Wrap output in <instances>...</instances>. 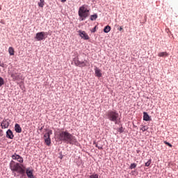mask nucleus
<instances>
[{"label": "nucleus", "mask_w": 178, "mask_h": 178, "mask_svg": "<svg viewBox=\"0 0 178 178\" xmlns=\"http://www.w3.org/2000/svg\"><path fill=\"white\" fill-rule=\"evenodd\" d=\"M97 18H98V15L97 14H94V15L90 16V20L92 22L94 21V20H97Z\"/></svg>", "instance_id": "6ab92c4d"}, {"label": "nucleus", "mask_w": 178, "mask_h": 178, "mask_svg": "<svg viewBox=\"0 0 178 178\" xmlns=\"http://www.w3.org/2000/svg\"><path fill=\"white\" fill-rule=\"evenodd\" d=\"M6 137H7V138H10V140H13V137H15V136L13 135V132H12V130L8 129L6 131Z\"/></svg>", "instance_id": "9d476101"}, {"label": "nucleus", "mask_w": 178, "mask_h": 178, "mask_svg": "<svg viewBox=\"0 0 178 178\" xmlns=\"http://www.w3.org/2000/svg\"><path fill=\"white\" fill-rule=\"evenodd\" d=\"M11 158L14 161L12 160L10 162V170H12V172H17V173H19L20 175H24V173H26V170H24L26 167H24V165L22 164L24 161V160H23V157L15 153L11 156ZM15 161H17V162H19V163H17Z\"/></svg>", "instance_id": "f257e3e1"}, {"label": "nucleus", "mask_w": 178, "mask_h": 178, "mask_svg": "<svg viewBox=\"0 0 178 178\" xmlns=\"http://www.w3.org/2000/svg\"><path fill=\"white\" fill-rule=\"evenodd\" d=\"M47 35H48L47 32L42 31L36 33L35 38L37 41H42V40H45V38H47Z\"/></svg>", "instance_id": "39448f33"}, {"label": "nucleus", "mask_w": 178, "mask_h": 178, "mask_svg": "<svg viewBox=\"0 0 178 178\" xmlns=\"http://www.w3.org/2000/svg\"><path fill=\"white\" fill-rule=\"evenodd\" d=\"M98 176V174H93L90 176V178H99Z\"/></svg>", "instance_id": "b1692460"}, {"label": "nucleus", "mask_w": 178, "mask_h": 178, "mask_svg": "<svg viewBox=\"0 0 178 178\" xmlns=\"http://www.w3.org/2000/svg\"><path fill=\"white\" fill-rule=\"evenodd\" d=\"M61 1V2H66V0H60Z\"/></svg>", "instance_id": "7c9ffc66"}, {"label": "nucleus", "mask_w": 178, "mask_h": 178, "mask_svg": "<svg viewBox=\"0 0 178 178\" xmlns=\"http://www.w3.org/2000/svg\"><path fill=\"white\" fill-rule=\"evenodd\" d=\"M164 144H165V145H168V147H170V148H172V147H173L172 145V144H170V143L167 142V141H164Z\"/></svg>", "instance_id": "393cba45"}, {"label": "nucleus", "mask_w": 178, "mask_h": 178, "mask_svg": "<svg viewBox=\"0 0 178 178\" xmlns=\"http://www.w3.org/2000/svg\"><path fill=\"white\" fill-rule=\"evenodd\" d=\"M106 116H107V119H108L110 122H113L115 124H119V123H120L119 113H118V111H116L115 110H109L106 112Z\"/></svg>", "instance_id": "7ed1b4c3"}, {"label": "nucleus", "mask_w": 178, "mask_h": 178, "mask_svg": "<svg viewBox=\"0 0 178 178\" xmlns=\"http://www.w3.org/2000/svg\"><path fill=\"white\" fill-rule=\"evenodd\" d=\"M9 74L11 76L13 81H16V80H19V77H20V74L15 71L10 72Z\"/></svg>", "instance_id": "423d86ee"}, {"label": "nucleus", "mask_w": 178, "mask_h": 178, "mask_svg": "<svg viewBox=\"0 0 178 178\" xmlns=\"http://www.w3.org/2000/svg\"><path fill=\"white\" fill-rule=\"evenodd\" d=\"M51 135H52V130L49 129L47 133L44 134V137H51Z\"/></svg>", "instance_id": "a211bd4d"}, {"label": "nucleus", "mask_w": 178, "mask_h": 178, "mask_svg": "<svg viewBox=\"0 0 178 178\" xmlns=\"http://www.w3.org/2000/svg\"><path fill=\"white\" fill-rule=\"evenodd\" d=\"M44 143H46L47 145H51V136H44Z\"/></svg>", "instance_id": "4468645a"}, {"label": "nucleus", "mask_w": 178, "mask_h": 178, "mask_svg": "<svg viewBox=\"0 0 178 178\" xmlns=\"http://www.w3.org/2000/svg\"><path fill=\"white\" fill-rule=\"evenodd\" d=\"M140 130L142 131H147V130H148V127L147 126H142V127L140 128Z\"/></svg>", "instance_id": "4be33fe9"}, {"label": "nucleus", "mask_w": 178, "mask_h": 178, "mask_svg": "<svg viewBox=\"0 0 178 178\" xmlns=\"http://www.w3.org/2000/svg\"><path fill=\"white\" fill-rule=\"evenodd\" d=\"M104 31L105 33H109V31H111V26H109V25H107L106 26H105L104 29Z\"/></svg>", "instance_id": "aec40b11"}, {"label": "nucleus", "mask_w": 178, "mask_h": 178, "mask_svg": "<svg viewBox=\"0 0 178 178\" xmlns=\"http://www.w3.org/2000/svg\"><path fill=\"white\" fill-rule=\"evenodd\" d=\"M5 84V81L3 80V78L0 76V87H2Z\"/></svg>", "instance_id": "412c9836"}, {"label": "nucleus", "mask_w": 178, "mask_h": 178, "mask_svg": "<svg viewBox=\"0 0 178 178\" xmlns=\"http://www.w3.org/2000/svg\"><path fill=\"white\" fill-rule=\"evenodd\" d=\"M79 35L81 37V38H83L84 40H90V37L86 33V31H79Z\"/></svg>", "instance_id": "6e6552de"}, {"label": "nucleus", "mask_w": 178, "mask_h": 178, "mask_svg": "<svg viewBox=\"0 0 178 178\" xmlns=\"http://www.w3.org/2000/svg\"><path fill=\"white\" fill-rule=\"evenodd\" d=\"M119 31H122V30H123V27L120 26L119 29H118Z\"/></svg>", "instance_id": "c756f323"}, {"label": "nucleus", "mask_w": 178, "mask_h": 178, "mask_svg": "<svg viewBox=\"0 0 178 178\" xmlns=\"http://www.w3.org/2000/svg\"><path fill=\"white\" fill-rule=\"evenodd\" d=\"M15 130L16 133L22 132V127H20V125L19 124H15Z\"/></svg>", "instance_id": "ddd939ff"}, {"label": "nucleus", "mask_w": 178, "mask_h": 178, "mask_svg": "<svg viewBox=\"0 0 178 178\" xmlns=\"http://www.w3.org/2000/svg\"><path fill=\"white\" fill-rule=\"evenodd\" d=\"M118 131H119V133H123V131H124L123 127H120L118 129Z\"/></svg>", "instance_id": "cd10ccee"}, {"label": "nucleus", "mask_w": 178, "mask_h": 178, "mask_svg": "<svg viewBox=\"0 0 178 178\" xmlns=\"http://www.w3.org/2000/svg\"><path fill=\"white\" fill-rule=\"evenodd\" d=\"M143 120H145V122H149L151 120V117H149L148 113H143Z\"/></svg>", "instance_id": "f8f14e48"}, {"label": "nucleus", "mask_w": 178, "mask_h": 178, "mask_svg": "<svg viewBox=\"0 0 178 178\" xmlns=\"http://www.w3.org/2000/svg\"><path fill=\"white\" fill-rule=\"evenodd\" d=\"M1 133H2V130L0 129V134H1Z\"/></svg>", "instance_id": "473e14b6"}, {"label": "nucleus", "mask_w": 178, "mask_h": 178, "mask_svg": "<svg viewBox=\"0 0 178 178\" xmlns=\"http://www.w3.org/2000/svg\"><path fill=\"white\" fill-rule=\"evenodd\" d=\"M58 139L60 141H63L71 145H77L79 144L76 136H74L67 131H60L58 134Z\"/></svg>", "instance_id": "f03ea898"}, {"label": "nucleus", "mask_w": 178, "mask_h": 178, "mask_svg": "<svg viewBox=\"0 0 178 178\" xmlns=\"http://www.w3.org/2000/svg\"><path fill=\"white\" fill-rule=\"evenodd\" d=\"M38 5L40 8H44L45 5V1L44 0H40V2L38 3Z\"/></svg>", "instance_id": "2eb2a0df"}, {"label": "nucleus", "mask_w": 178, "mask_h": 178, "mask_svg": "<svg viewBox=\"0 0 178 178\" xmlns=\"http://www.w3.org/2000/svg\"><path fill=\"white\" fill-rule=\"evenodd\" d=\"M95 147L98 148V149H104L102 145H99L98 143L96 144Z\"/></svg>", "instance_id": "a878e982"}, {"label": "nucleus", "mask_w": 178, "mask_h": 178, "mask_svg": "<svg viewBox=\"0 0 178 178\" xmlns=\"http://www.w3.org/2000/svg\"><path fill=\"white\" fill-rule=\"evenodd\" d=\"M137 167V165L136 163H131L130 165V169H136V168Z\"/></svg>", "instance_id": "5701e85b"}, {"label": "nucleus", "mask_w": 178, "mask_h": 178, "mask_svg": "<svg viewBox=\"0 0 178 178\" xmlns=\"http://www.w3.org/2000/svg\"><path fill=\"white\" fill-rule=\"evenodd\" d=\"M1 129H8L9 127V122L8 120H3L1 123Z\"/></svg>", "instance_id": "1a4fd4ad"}, {"label": "nucleus", "mask_w": 178, "mask_h": 178, "mask_svg": "<svg viewBox=\"0 0 178 178\" xmlns=\"http://www.w3.org/2000/svg\"><path fill=\"white\" fill-rule=\"evenodd\" d=\"M0 66L3 67V65H0Z\"/></svg>", "instance_id": "72a5a7b5"}, {"label": "nucleus", "mask_w": 178, "mask_h": 178, "mask_svg": "<svg viewBox=\"0 0 178 178\" xmlns=\"http://www.w3.org/2000/svg\"><path fill=\"white\" fill-rule=\"evenodd\" d=\"M0 10H2V7L0 6Z\"/></svg>", "instance_id": "2f4dec72"}, {"label": "nucleus", "mask_w": 178, "mask_h": 178, "mask_svg": "<svg viewBox=\"0 0 178 178\" xmlns=\"http://www.w3.org/2000/svg\"><path fill=\"white\" fill-rule=\"evenodd\" d=\"M87 61H80L79 60H74V64L76 66H79V67H84V66L86 65Z\"/></svg>", "instance_id": "0eeeda50"}, {"label": "nucleus", "mask_w": 178, "mask_h": 178, "mask_svg": "<svg viewBox=\"0 0 178 178\" xmlns=\"http://www.w3.org/2000/svg\"><path fill=\"white\" fill-rule=\"evenodd\" d=\"M8 52L10 56L15 55V49H13V47H9Z\"/></svg>", "instance_id": "f3484780"}, {"label": "nucleus", "mask_w": 178, "mask_h": 178, "mask_svg": "<svg viewBox=\"0 0 178 178\" xmlns=\"http://www.w3.org/2000/svg\"><path fill=\"white\" fill-rule=\"evenodd\" d=\"M149 165H151V159H149L147 162L145 163V166H149Z\"/></svg>", "instance_id": "bb28decb"}, {"label": "nucleus", "mask_w": 178, "mask_h": 178, "mask_svg": "<svg viewBox=\"0 0 178 178\" xmlns=\"http://www.w3.org/2000/svg\"><path fill=\"white\" fill-rule=\"evenodd\" d=\"M78 15L81 22H83V20H86V19L90 16V10L88 9V6L86 4L82 5L79 9Z\"/></svg>", "instance_id": "20e7f679"}, {"label": "nucleus", "mask_w": 178, "mask_h": 178, "mask_svg": "<svg viewBox=\"0 0 178 178\" xmlns=\"http://www.w3.org/2000/svg\"><path fill=\"white\" fill-rule=\"evenodd\" d=\"M95 31H97V26H95L91 31L92 33H95Z\"/></svg>", "instance_id": "c85d7f7f"}, {"label": "nucleus", "mask_w": 178, "mask_h": 178, "mask_svg": "<svg viewBox=\"0 0 178 178\" xmlns=\"http://www.w3.org/2000/svg\"><path fill=\"white\" fill-rule=\"evenodd\" d=\"M95 73L97 77H102V73L101 72V70L98 67L95 68Z\"/></svg>", "instance_id": "9b49d317"}, {"label": "nucleus", "mask_w": 178, "mask_h": 178, "mask_svg": "<svg viewBox=\"0 0 178 178\" xmlns=\"http://www.w3.org/2000/svg\"><path fill=\"white\" fill-rule=\"evenodd\" d=\"M168 53L166 51L165 52H160L158 54V56H159L160 58H163V56H168Z\"/></svg>", "instance_id": "dca6fc26"}]
</instances>
